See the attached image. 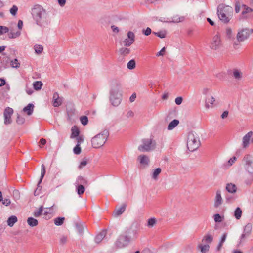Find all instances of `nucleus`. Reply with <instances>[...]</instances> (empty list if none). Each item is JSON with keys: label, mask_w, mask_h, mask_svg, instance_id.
Returning <instances> with one entry per match:
<instances>
[{"label": "nucleus", "mask_w": 253, "mask_h": 253, "mask_svg": "<svg viewBox=\"0 0 253 253\" xmlns=\"http://www.w3.org/2000/svg\"><path fill=\"white\" fill-rule=\"evenodd\" d=\"M31 14L36 24L41 27H45L50 24L48 12L40 5H35L32 8Z\"/></svg>", "instance_id": "nucleus-1"}, {"label": "nucleus", "mask_w": 253, "mask_h": 253, "mask_svg": "<svg viewBox=\"0 0 253 253\" xmlns=\"http://www.w3.org/2000/svg\"><path fill=\"white\" fill-rule=\"evenodd\" d=\"M121 85L117 81H112L110 91V100L114 106H118L122 100Z\"/></svg>", "instance_id": "nucleus-2"}, {"label": "nucleus", "mask_w": 253, "mask_h": 253, "mask_svg": "<svg viewBox=\"0 0 253 253\" xmlns=\"http://www.w3.org/2000/svg\"><path fill=\"white\" fill-rule=\"evenodd\" d=\"M233 9L231 6L219 5L217 8V14L219 19L224 23H228L232 18Z\"/></svg>", "instance_id": "nucleus-3"}, {"label": "nucleus", "mask_w": 253, "mask_h": 253, "mask_svg": "<svg viewBox=\"0 0 253 253\" xmlns=\"http://www.w3.org/2000/svg\"><path fill=\"white\" fill-rule=\"evenodd\" d=\"M253 32V29L251 28H243L238 30L236 35L237 41L233 43L234 48H236L240 42H242L247 40Z\"/></svg>", "instance_id": "nucleus-4"}, {"label": "nucleus", "mask_w": 253, "mask_h": 253, "mask_svg": "<svg viewBox=\"0 0 253 253\" xmlns=\"http://www.w3.org/2000/svg\"><path fill=\"white\" fill-rule=\"evenodd\" d=\"M200 145V141L198 135L193 132L188 133L187 136V146L190 151L197 150Z\"/></svg>", "instance_id": "nucleus-5"}, {"label": "nucleus", "mask_w": 253, "mask_h": 253, "mask_svg": "<svg viewBox=\"0 0 253 253\" xmlns=\"http://www.w3.org/2000/svg\"><path fill=\"white\" fill-rule=\"evenodd\" d=\"M109 135L108 131L104 130L97 134L91 139L92 146L95 148H99L104 145Z\"/></svg>", "instance_id": "nucleus-6"}, {"label": "nucleus", "mask_w": 253, "mask_h": 253, "mask_svg": "<svg viewBox=\"0 0 253 253\" xmlns=\"http://www.w3.org/2000/svg\"><path fill=\"white\" fill-rule=\"evenodd\" d=\"M156 141L152 138H144L142 140V144L138 147V150L142 152H150L156 148Z\"/></svg>", "instance_id": "nucleus-7"}, {"label": "nucleus", "mask_w": 253, "mask_h": 253, "mask_svg": "<svg viewBox=\"0 0 253 253\" xmlns=\"http://www.w3.org/2000/svg\"><path fill=\"white\" fill-rule=\"evenodd\" d=\"M252 224L251 223H247L244 227L243 233L239 239L238 246L244 243L246 239L251 235L252 231Z\"/></svg>", "instance_id": "nucleus-8"}, {"label": "nucleus", "mask_w": 253, "mask_h": 253, "mask_svg": "<svg viewBox=\"0 0 253 253\" xmlns=\"http://www.w3.org/2000/svg\"><path fill=\"white\" fill-rule=\"evenodd\" d=\"M222 46V42L220 36L218 34L214 35L210 42V48L212 50H217L220 49Z\"/></svg>", "instance_id": "nucleus-9"}, {"label": "nucleus", "mask_w": 253, "mask_h": 253, "mask_svg": "<svg viewBox=\"0 0 253 253\" xmlns=\"http://www.w3.org/2000/svg\"><path fill=\"white\" fill-rule=\"evenodd\" d=\"M246 170L251 175L253 174V160L250 155H246L243 158Z\"/></svg>", "instance_id": "nucleus-10"}, {"label": "nucleus", "mask_w": 253, "mask_h": 253, "mask_svg": "<svg viewBox=\"0 0 253 253\" xmlns=\"http://www.w3.org/2000/svg\"><path fill=\"white\" fill-rule=\"evenodd\" d=\"M130 241L127 235H121L117 240L115 245L118 248H122L126 247Z\"/></svg>", "instance_id": "nucleus-11"}, {"label": "nucleus", "mask_w": 253, "mask_h": 253, "mask_svg": "<svg viewBox=\"0 0 253 253\" xmlns=\"http://www.w3.org/2000/svg\"><path fill=\"white\" fill-rule=\"evenodd\" d=\"M127 38L125 39L122 42L125 46H130L135 41L134 33L131 31H129L127 34Z\"/></svg>", "instance_id": "nucleus-12"}, {"label": "nucleus", "mask_w": 253, "mask_h": 253, "mask_svg": "<svg viewBox=\"0 0 253 253\" xmlns=\"http://www.w3.org/2000/svg\"><path fill=\"white\" fill-rule=\"evenodd\" d=\"M13 113V110L10 107H6L4 111V124L8 125L11 123V116Z\"/></svg>", "instance_id": "nucleus-13"}, {"label": "nucleus", "mask_w": 253, "mask_h": 253, "mask_svg": "<svg viewBox=\"0 0 253 253\" xmlns=\"http://www.w3.org/2000/svg\"><path fill=\"white\" fill-rule=\"evenodd\" d=\"M253 135V132L252 131H249L248 132L243 138L242 140V147L244 149L247 148L250 143V140L251 138Z\"/></svg>", "instance_id": "nucleus-14"}, {"label": "nucleus", "mask_w": 253, "mask_h": 253, "mask_svg": "<svg viewBox=\"0 0 253 253\" xmlns=\"http://www.w3.org/2000/svg\"><path fill=\"white\" fill-rule=\"evenodd\" d=\"M223 199L221 197V192L220 190H217L216 196L214 199V207L215 208H218L222 203Z\"/></svg>", "instance_id": "nucleus-15"}, {"label": "nucleus", "mask_w": 253, "mask_h": 253, "mask_svg": "<svg viewBox=\"0 0 253 253\" xmlns=\"http://www.w3.org/2000/svg\"><path fill=\"white\" fill-rule=\"evenodd\" d=\"M63 101V98L60 97L57 92H55L53 95V105L55 107L60 106Z\"/></svg>", "instance_id": "nucleus-16"}, {"label": "nucleus", "mask_w": 253, "mask_h": 253, "mask_svg": "<svg viewBox=\"0 0 253 253\" xmlns=\"http://www.w3.org/2000/svg\"><path fill=\"white\" fill-rule=\"evenodd\" d=\"M139 227V224L137 222H134L130 228L127 231L128 234L130 233L131 232L133 234L134 236L136 238L137 234L138 233V230Z\"/></svg>", "instance_id": "nucleus-17"}, {"label": "nucleus", "mask_w": 253, "mask_h": 253, "mask_svg": "<svg viewBox=\"0 0 253 253\" xmlns=\"http://www.w3.org/2000/svg\"><path fill=\"white\" fill-rule=\"evenodd\" d=\"M215 100L212 96H207L205 99V106L206 109H209L210 108H212Z\"/></svg>", "instance_id": "nucleus-18"}, {"label": "nucleus", "mask_w": 253, "mask_h": 253, "mask_svg": "<svg viewBox=\"0 0 253 253\" xmlns=\"http://www.w3.org/2000/svg\"><path fill=\"white\" fill-rule=\"evenodd\" d=\"M224 35L225 39L229 41H233L235 39L234 35L233 33L232 30L230 27H227L224 32Z\"/></svg>", "instance_id": "nucleus-19"}, {"label": "nucleus", "mask_w": 253, "mask_h": 253, "mask_svg": "<svg viewBox=\"0 0 253 253\" xmlns=\"http://www.w3.org/2000/svg\"><path fill=\"white\" fill-rule=\"evenodd\" d=\"M126 207V204H123L120 207L116 209L113 213L114 217H117L122 214L125 211Z\"/></svg>", "instance_id": "nucleus-20"}, {"label": "nucleus", "mask_w": 253, "mask_h": 253, "mask_svg": "<svg viewBox=\"0 0 253 253\" xmlns=\"http://www.w3.org/2000/svg\"><path fill=\"white\" fill-rule=\"evenodd\" d=\"M138 159L139 160V162L141 165L146 166L149 164V159L148 156L141 155L138 156Z\"/></svg>", "instance_id": "nucleus-21"}, {"label": "nucleus", "mask_w": 253, "mask_h": 253, "mask_svg": "<svg viewBox=\"0 0 253 253\" xmlns=\"http://www.w3.org/2000/svg\"><path fill=\"white\" fill-rule=\"evenodd\" d=\"M107 233L106 230L102 231L95 238V241L96 243H99L104 238Z\"/></svg>", "instance_id": "nucleus-22"}, {"label": "nucleus", "mask_w": 253, "mask_h": 253, "mask_svg": "<svg viewBox=\"0 0 253 253\" xmlns=\"http://www.w3.org/2000/svg\"><path fill=\"white\" fill-rule=\"evenodd\" d=\"M213 236L209 234H207L203 237L202 242L205 244H210L213 241Z\"/></svg>", "instance_id": "nucleus-23"}, {"label": "nucleus", "mask_w": 253, "mask_h": 253, "mask_svg": "<svg viewBox=\"0 0 253 253\" xmlns=\"http://www.w3.org/2000/svg\"><path fill=\"white\" fill-rule=\"evenodd\" d=\"M87 180L84 178L83 177L80 176H78L76 179L75 184L78 185H86L87 184Z\"/></svg>", "instance_id": "nucleus-24"}, {"label": "nucleus", "mask_w": 253, "mask_h": 253, "mask_svg": "<svg viewBox=\"0 0 253 253\" xmlns=\"http://www.w3.org/2000/svg\"><path fill=\"white\" fill-rule=\"evenodd\" d=\"M33 109L34 105L33 104L30 103L23 108V111L24 112H26L28 115L30 116L33 113Z\"/></svg>", "instance_id": "nucleus-25"}, {"label": "nucleus", "mask_w": 253, "mask_h": 253, "mask_svg": "<svg viewBox=\"0 0 253 253\" xmlns=\"http://www.w3.org/2000/svg\"><path fill=\"white\" fill-rule=\"evenodd\" d=\"M21 32L20 30H18L16 32L11 30L10 32H8V36L9 39H15L19 37L21 35Z\"/></svg>", "instance_id": "nucleus-26"}, {"label": "nucleus", "mask_w": 253, "mask_h": 253, "mask_svg": "<svg viewBox=\"0 0 253 253\" xmlns=\"http://www.w3.org/2000/svg\"><path fill=\"white\" fill-rule=\"evenodd\" d=\"M71 138H74L79 136L80 130L76 126H74L71 128Z\"/></svg>", "instance_id": "nucleus-27"}, {"label": "nucleus", "mask_w": 253, "mask_h": 253, "mask_svg": "<svg viewBox=\"0 0 253 253\" xmlns=\"http://www.w3.org/2000/svg\"><path fill=\"white\" fill-rule=\"evenodd\" d=\"M179 123V121L178 120L174 119L172 121L168 126V130H171L173 129Z\"/></svg>", "instance_id": "nucleus-28"}, {"label": "nucleus", "mask_w": 253, "mask_h": 253, "mask_svg": "<svg viewBox=\"0 0 253 253\" xmlns=\"http://www.w3.org/2000/svg\"><path fill=\"white\" fill-rule=\"evenodd\" d=\"M198 247L200 250L201 253H207L210 249V246L208 244H201L198 245Z\"/></svg>", "instance_id": "nucleus-29"}, {"label": "nucleus", "mask_w": 253, "mask_h": 253, "mask_svg": "<svg viewBox=\"0 0 253 253\" xmlns=\"http://www.w3.org/2000/svg\"><path fill=\"white\" fill-rule=\"evenodd\" d=\"M226 190L230 193H233L236 191V186L232 183L227 184L226 187Z\"/></svg>", "instance_id": "nucleus-30"}, {"label": "nucleus", "mask_w": 253, "mask_h": 253, "mask_svg": "<svg viewBox=\"0 0 253 253\" xmlns=\"http://www.w3.org/2000/svg\"><path fill=\"white\" fill-rule=\"evenodd\" d=\"M46 170H45V168L44 165V164L42 165V169H41V178L39 181V182L37 184L38 188L40 187V184L42 182L43 178L44 177L45 174Z\"/></svg>", "instance_id": "nucleus-31"}, {"label": "nucleus", "mask_w": 253, "mask_h": 253, "mask_svg": "<svg viewBox=\"0 0 253 253\" xmlns=\"http://www.w3.org/2000/svg\"><path fill=\"white\" fill-rule=\"evenodd\" d=\"M17 221V218L16 216L13 215L8 218L7 220V224L9 226L12 227Z\"/></svg>", "instance_id": "nucleus-32"}, {"label": "nucleus", "mask_w": 253, "mask_h": 253, "mask_svg": "<svg viewBox=\"0 0 253 253\" xmlns=\"http://www.w3.org/2000/svg\"><path fill=\"white\" fill-rule=\"evenodd\" d=\"M28 225L31 227H34L38 225V220L33 217H29L27 219Z\"/></svg>", "instance_id": "nucleus-33"}, {"label": "nucleus", "mask_w": 253, "mask_h": 253, "mask_svg": "<svg viewBox=\"0 0 253 253\" xmlns=\"http://www.w3.org/2000/svg\"><path fill=\"white\" fill-rule=\"evenodd\" d=\"M242 214V211L241 208L239 207H237L235 209V211H234V216L237 220H239L241 218Z\"/></svg>", "instance_id": "nucleus-34"}, {"label": "nucleus", "mask_w": 253, "mask_h": 253, "mask_svg": "<svg viewBox=\"0 0 253 253\" xmlns=\"http://www.w3.org/2000/svg\"><path fill=\"white\" fill-rule=\"evenodd\" d=\"M34 49L36 53L40 54L43 51V46L42 45L36 44L34 46Z\"/></svg>", "instance_id": "nucleus-35"}, {"label": "nucleus", "mask_w": 253, "mask_h": 253, "mask_svg": "<svg viewBox=\"0 0 253 253\" xmlns=\"http://www.w3.org/2000/svg\"><path fill=\"white\" fill-rule=\"evenodd\" d=\"M75 185L76 187V190L78 195H81L84 192L85 188L84 185H78L76 184H75Z\"/></svg>", "instance_id": "nucleus-36"}, {"label": "nucleus", "mask_w": 253, "mask_h": 253, "mask_svg": "<svg viewBox=\"0 0 253 253\" xmlns=\"http://www.w3.org/2000/svg\"><path fill=\"white\" fill-rule=\"evenodd\" d=\"M130 51L129 48L126 47H122L119 50L120 54L124 56H126L129 54Z\"/></svg>", "instance_id": "nucleus-37"}, {"label": "nucleus", "mask_w": 253, "mask_h": 253, "mask_svg": "<svg viewBox=\"0 0 253 253\" xmlns=\"http://www.w3.org/2000/svg\"><path fill=\"white\" fill-rule=\"evenodd\" d=\"M162 169L160 168H158L155 169H154L153 172L152 173V177L154 179H157L158 176L160 174V173L161 172Z\"/></svg>", "instance_id": "nucleus-38"}, {"label": "nucleus", "mask_w": 253, "mask_h": 253, "mask_svg": "<svg viewBox=\"0 0 253 253\" xmlns=\"http://www.w3.org/2000/svg\"><path fill=\"white\" fill-rule=\"evenodd\" d=\"M42 83L41 81H36L33 83V87L36 90H38L41 89L42 86Z\"/></svg>", "instance_id": "nucleus-39"}, {"label": "nucleus", "mask_w": 253, "mask_h": 253, "mask_svg": "<svg viewBox=\"0 0 253 253\" xmlns=\"http://www.w3.org/2000/svg\"><path fill=\"white\" fill-rule=\"evenodd\" d=\"M153 34L159 37L160 38H164L166 37L167 32L166 31H161L158 32H153Z\"/></svg>", "instance_id": "nucleus-40"}, {"label": "nucleus", "mask_w": 253, "mask_h": 253, "mask_svg": "<svg viewBox=\"0 0 253 253\" xmlns=\"http://www.w3.org/2000/svg\"><path fill=\"white\" fill-rule=\"evenodd\" d=\"M76 230L78 232V233L82 235L84 232V228L83 225L79 224V223H76Z\"/></svg>", "instance_id": "nucleus-41"}, {"label": "nucleus", "mask_w": 253, "mask_h": 253, "mask_svg": "<svg viewBox=\"0 0 253 253\" xmlns=\"http://www.w3.org/2000/svg\"><path fill=\"white\" fill-rule=\"evenodd\" d=\"M42 211L43 206H42L39 208V209L38 210H36L34 212L33 215L35 217H38L42 214Z\"/></svg>", "instance_id": "nucleus-42"}, {"label": "nucleus", "mask_w": 253, "mask_h": 253, "mask_svg": "<svg viewBox=\"0 0 253 253\" xmlns=\"http://www.w3.org/2000/svg\"><path fill=\"white\" fill-rule=\"evenodd\" d=\"M136 63L134 60L132 59L130 60L127 64V67L128 69L132 70L135 68Z\"/></svg>", "instance_id": "nucleus-43"}, {"label": "nucleus", "mask_w": 253, "mask_h": 253, "mask_svg": "<svg viewBox=\"0 0 253 253\" xmlns=\"http://www.w3.org/2000/svg\"><path fill=\"white\" fill-rule=\"evenodd\" d=\"M65 220L64 217H58L54 219V223L56 225H61Z\"/></svg>", "instance_id": "nucleus-44"}, {"label": "nucleus", "mask_w": 253, "mask_h": 253, "mask_svg": "<svg viewBox=\"0 0 253 253\" xmlns=\"http://www.w3.org/2000/svg\"><path fill=\"white\" fill-rule=\"evenodd\" d=\"M156 223V219L155 218H151L148 220L147 226L149 227H153Z\"/></svg>", "instance_id": "nucleus-45"}, {"label": "nucleus", "mask_w": 253, "mask_h": 253, "mask_svg": "<svg viewBox=\"0 0 253 253\" xmlns=\"http://www.w3.org/2000/svg\"><path fill=\"white\" fill-rule=\"evenodd\" d=\"M233 76L236 79H240L242 77L241 73L238 69L233 70Z\"/></svg>", "instance_id": "nucleus-46"}, {"label": "nucleus", "mask_w": 253, "mask_h": 253, "mask_svg": "<svg viewBox=\"0 0 253 253\" xmlns=\"http://www.w3.org/2000/svg\"><path fill=\"white\" fill-rule=\"evenodd\" d=\"M11 66L12 68H18L20 66V63L18 62L17 59H14L11 61Z\"/></svg>", "instance_id": "nucleus-47"}, {"label": "nucleus", "mask_w": 253, "mask_h": 253, "mask_svg": "<svg viewBox=\"0 0 253 253\" xmlns=\"http://www.w3.org/2000/svg\"><path fill=\"white\" fill-rule=\"evenodd\" d=\"M9 29L8 27L4 26H0V36L3 34L8 33Z\"/></svg>", "instance_id": "nucleus-48"}, {"label": "nucleus", "mask_w": 253, "mask_h": 253, "mask_svg": "<svg viewBox=\"0 0 253 253\" xmlns=\"http://www.w3.org/2000/svg\"><path fill=\"white\" fill-rule=\"evenodd\" d=\"M18 11V7L16 5H13L10 9V13L13 16H15Z\"/></svg>", "instance_id": "nucleus-49"}, {"label": "nucleus", "mask_w": 253, "mask_h": 253, "mask_svg": "<svg viewBox=\"0 0 253 253\" xmlns=\"http://www.w3.org/2000/svg\"><path fill=\"white\" fill-rule=\"evenodd\" d=\"M242 6L244 8L245 10L242 12V14L244 15L246 13L253 12V8L247 7L246 5L243 4Z\"/></svg>", "instance_id": "nucleus-50"}, {"label": "nucleus", "mask_w": 253, "mask_h": 253, "mask_svg": "<svg viewBox=\"0 0 253 253\" xmlns=\"http://www.w3.org/2000/svg\"><path fill=\"white\" fill-rule=\"evenodd\" d=\"M223 218L219 214H215L214 215V220L215 222H221Z\"/></svg>", "instance_id": "nucleus-51"}, {"label": "nucleus", "mask_w": 253, "mask_h": 253, "mask_svg": "<svg viewBox=\"0 0 253 253\" xmlns=\"http://www.w3.org/2000/svg\"><path fill=\"white\" fill-rule=\"evenodd\" d=\"M16 122L19 125H22L25 122V118L20 116L19 115H17Z\"/></svg>", "instance_id": "nucleus-52"}, {"label": "nucleus", "mask_w": 253, "mask_h": 253, "mask_svg": "<svg viewBox=\"0 0 253 253\" xmlns=\"http://www.w3.org/2000/svg\"><path fill=\"white\" fill-rule=\"evenodd\" d=\"M73 152L75 154L79 155L81 152V148L79 144H77L76 146L74 148Z\"/></svg>", "instance_id": "nucleus-53"}, {"label": "nucleus", "mask_w": 253, "mask_h": 253, "mask_svg": "<svg viewBox=\"0 0 253 253\" xmlns=\"http://www.w3.org/2000/svg\"><path fill=\"white\" fill-rule=\"evenodd\" d=\"M80 121L83 125H86L88 123V118L85 116H82L80 118Z\"/></svg>", "instance_id": "nucleus-54"}, {"label": "nucleus", "mask_w": 253, "mask_h": 253, "mask_svg": "<svg viewBox=\"0 0 253 253\" xmlns=\"http://www.w3.org/2000/svg\"><path fill=\"white\" fill-rule=\"evenodd\" d=\"M235 12L239 13L240 11V3L239 1H236L235 5Z\"/></svg>", "instance_id": "nucleus-55"}, {"label": "nucleus", "mask_w": 253, "mask_h": 253, "mask_svg": "<svg viewBox=\"0 0 253 253\" xmlns=\"http://www.w3.org/2000/svg\"><path fill=\"white\" fill-rule=\"evenodd\" d=\"M236 159H237L236 157L235 156H233V157L230 158L229 159V160L228 161V165L229 166H232L235 162V161H236Z\"/></svg>", "instance_id": "nucleus-56"}, {"label": "nucleus", "mask_w": 253, "mask_h": 253, "mask_svg": "<svg viewBox=\"0 0 253 253\" xmlns=\"http://www.w3.org/2000/svg\"><path fill=\"white\" fill-rule=\"evenodd\" d=\"M211 90L208 88H204L202 90L203 94L209 96L208 95L211 93Z\"/></svg>", "instance_id": "nucleus-57"}, {"label": "nucleus", "mask_w": 253, "mask_h": 253, "mask_svg": "<svg viewBox=\"0 0 253 253\" xmlns=\"http://www.w3.org/2000/svg\"><path fill=\"white\" fill-rule=\"evenodd\" d=\"M1 201L2 204L6 206H9L11 203V201L9 199L5 198L4 200H2Z\"/></svg>", "instance_id": "nucleus-58"}, {"label": "nucleus", "mask_w": 253, "mask_h": 253, "mask_svg": "<svg viewBox=\"0 0 253 253\" xmlns=\"http://www.w3.org/2000/svg\"><path fill=\"white\" fill-rule=\"evenodd\" d=\"M152 32L151 28L147 27L146 30L143 31V33L146 36L149 35Z\"/></svg>", "instance_id": "nucleus-59"}, {"label": "nucleus", "mask_w": 253, "mask_h": 253, "mask_svg": "<svg viewBox=\"0 0 253 253\" xmlns=\"http://www.w3.org/2000/svg\"><path fill=\"white\" fill-rule=\"evenodd\" d=\"M183 98L181 97H177L175 99V102L177 105H180L182 102Z\"/></svg>", "instance_id": "nucleus-60"}, {"label": "nucleus", "mask_w": 253, "mask_h": 253, "mask_svg": "<svg viewBox=\"0 0 253 253\" xmlns=\"http://www.w3.org/2000/svg\"><path fill=\"white\" fill-rule=\"evenodd\" d=\"M67 241V237L66 236H62L61 237L60 239V244H65Z\"/></svg>", "instance_id": "nucleus-61"}, {"label": "nucleus", "mask_w": 253, "mask_h": 253, "mask_svg": "<svg viewBox=\"0 0 253 253\" xmlns=\"http://www.w3.org/2000/svg\"><path fill=\"white\" fill-rule=\"evenodd\" d=\"M46 143V140L44 138H42L40 139L39 142V146L42 148L43 145H44Z\"/></svg>", "instance_id": "nucleus-62"}, {"label": "nucleus", "mask_w": 253, "mask_h": 253, "mask_svg": "<svg viewBox=\"0 0 253 253\" xmlns=\"http://www.w3.org/2000/svg\"><path fill=\"white\" fill-rule=\"evenodd\" d=\"M165 50H166V48H165V47H164L163 48H162L161 49V50L159 52H158L157 53L156 55L157 56H163L164 55V53L165 52Z\"/></svg>", "instance_id": "nucleus-63"}, {"label": "nucleus", "mask_w": 253, "mask_h": 253, "mask_svg": "<svg viewBox=\"0 0 253 253\" xmlns=\"http://www.w3.org/2000/svg\"><path fill=\"white\" fill-rule=\"evenodd\" d=\"M87 164V161L86 160H84V161H82L80 164V165L79 166V169H82V168H83Z\"/></svg>", "instance_id": "nucleus-64"}]
</instances>
